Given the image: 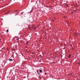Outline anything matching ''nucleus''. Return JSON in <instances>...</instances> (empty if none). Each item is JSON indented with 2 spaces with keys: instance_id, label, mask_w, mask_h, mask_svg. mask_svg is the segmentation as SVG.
Masks as SVG:
<instances>
[{
  "instance_id": "7",
  "label": "nucleus",
  "mask_w": 80,
  "mask_h": 80,
  "mask_svg": "<svg viewBox=\"0 0 80 80\" xmlns=\"http://www.w3.org/2000/svg\"><path fill=\"white\" fill-rule=\"evenodd\" d=\"M33 12V10H31L30 12V13H31Z\"/></svg>"
},
{
  "instance_id": "15",
  "label": "nucleus",
  "mask_w": 80,
  "mask_h": 80,
  "mask_svg": "<svg viewBox=\"0 0 80 80\" xmlns=\"http://www.w3.org/2000/svg\"><path fill=\"white\" fill-rule=\"evenodd\" d=\"M53 20H56V19L55 18H54L53 19Z\"/></svg>"
},
{
  "instance_id": "1",
  "label": "nucleus",
  "mask_w": 80,
  "mask_h": 80,
  "mask_svg": "<svg viewBox=\"0 0 80 80\" xmlns=\"http://www.w3.org/2000/svg\"><path fill=\"white\" fill-rule=\"evenodd\" d=\"M28 28H29V29H30V30H31L32 28H33V27L32 26L31 27H30V26H28Z\"/></svg>"
},
{
  "instance_id": "8",
  "label": "nucleus",
  "mask_w": 80,
  "mask_h": 80,
  "mask_svg": "<svg viewBox=\"0 0 80 80\" xmlns=\"http://www.w3.org/2000/svg\"><path fill=\"white\" fill-rule=\"evenodd\" d=\"M9 61H12V59H9Z\"/></svg>"
},
{
  "instance_id": "5",
  "label": "nucleus",
  "mask_w": 80,
  "mask_h": 80,
  "mask_svg": "<svg viewBox=\"0 0 80 80\" xmlns=\"http://www.w3.org/2000/svg\"><path fill=\"white\" fill-rule=\"evenodd\" d=\"M39 71L40 73H42V70H39Z\"/></svg>"
},
{
  "instance_id": "2",
  "label": "nucleus",
  "mask_w": 80,
  "mask_h": 80,
  "mask_svg": "<svg viewBox=\"0 0 80 80\" xmlns=\"http://www.w3.org/2000/svg\"><path fill=\"white\" fill-rule=\"evenodd\" d=\"M75 36H78L79 35V33H76L75 34Z\"/></svg>"
},
{
  "instance_id": "16",
  "label": "nucleus",
  "mask_w": 80,
  "mask_h": 80,
  "mask_svg": "<svg viewBox=\"0 0 80 80\" xmlns=\"http://www.w3.org/2000/svg\"><path fill=\"white\" fill-rule=\"evenodd\" d=\"M16 12H18V10H16L15 11Z\"/></svg>"
},
{
  "instance_id": "11",
  "label": "nucleus",
  "mask_w": 80,
  "mask_h": 80,
  "mask_svg": "<svg viewBox=\"0 0 80 80\" xmlns=\"http://www.w3.org/2000/svg\"><path fill=\"white\" fill-rule=\"evenodd\" d=\"M71 56V55H69L68 57V58H70V57Z\"/></svg>"
},
{
  "instance_id": "17",
  "label": "nucleus",
  "mask_w": 80,
  "mask_h": 80,
  "mask_svg": "<svg viewBox=\"0 0 80 80\" xmlns=\"http://www.w3.org/2000/svg\"><path fill=\"white\" fill-rule=\"evenodd\" d=\"M15 11H14L13 12H15Z\"/></svg>"
},
{
  "instance_id": "14",
  "label": "nucleus",
  "mask_w": 80,
  "mask_h": 80,
  "mask_svg": "<svg viewBox=\"0 0 80 80\" xmlns=\"http://www.w3.org/2000/svg\"><path fill=\"white\" fill-rule=\"evenodd\" d=\"M23 12H21V15H22V14H23Z\"/></svg>"
},
{
  "instance_id": "13",
  "label": "nucleus",
  "mask_w": 80,
  "mask_h": 80,
  "mask_svg": "<svg viewBox=\"0 0 80 80\" xmlns=\"http://www.w3.org/2000/svg\"><path fill=\"white\" fill-rule=\"evenodd\" d=\"M34 30H36V27L34 28Z\"/></svg>"
},
{
  "instance_id": "18",
  "label": "nucleus",
  "mask_w": 80,
  "mask_h": 80,
  "mask_svg": "<svg viewBox=\"0 0 80 80\" xmlns=\"http://www.w3.org/2000/svg\"><path fill=\"white\" fill-rule=\"evenodd\" d=\"M53 22H54V20H53Z\"/></svg>"
},
{
  "instance_id": "10",
  "label": "nucleus",
  "mask_w": 80,
  "mask_h": 80,
  "mask_svg": "<svg viewBox=\"0 0 80 80\" xmlns=\"http://www.w3.org/2000/svg\"><path fill=\"white\" fill-rule=\"evenodd\" d=\"M6 32H7V33H8V29H7V30Z\"/></svg>"
},
{
  "instance_id": "4",
  "label": "nucleus",
  "mask_w": 80,
  "mask_h": 80,
  "mask_svg": "<svg viewBox=\"0 0 80 80\" xmlns=\"http://www.w3.org/2000/svg\"><path fill=\"white\" fill-rule=\"evenodd\" d=\"M20 13L19 12H18L17 13H16L15 15L16 16L17 15H18V13Z\"/></svg>"
},
{
  "instance_id": "6",
  "label": "nucleus",
  "mask_w": 80,
  "mask_h": 80,
  "mask_svg": "<svg viewBox=\"0 0 80 80\" xmlns=\"http://www.w3.org/2000/svg\"><path fill=\"white\" fill-rule=\"evenodd\" d=\"M37 72L38 73V74H39L40 73L37 70Z\"/></svg>"
},
{
  "instance_id": "19",
  "label": "nucleus",
  "mask_w": 80,
  "mask_h": 80,
  "mask_svg": "<svg viewBox=\"0 0 80 80\" xmlns=\"http://www.w3.org/2000/svg\"><path fill=\"white\" fill-rule=\"evenodd\" d=\"M17 40H18V38Z\"/></svg>"
},
{
  "instance_id": "9",
  "label": "nucleus",
  "mask_w": 80,
  "mask_h": 80,
  "mask_svg": "<svg viewBox=\"0 0 80 80\" xmlns=\"http://www.w3.org/2000/svg\"><path fill=\"white\" fill-rule=\"evenodd\" d=\"M28 41H27L26 43V45H28Z\"/></svg>"
},
{
  "instance_id": "12",
  "label": "nucleus",
  "mask_w": 80,
  "mask_h": 80,
  "mask_svg": "<svg viewBox=\"0 0 80 80\" xmlns=\"http://www.w3.org/2000/svg\"><path fill=\"white\" fill-rule=\"evenodd\" d=\"M66 6H67V7H68V4H66Z\"/></svg>"
},
{
  "instance_id": "3",
  "label": "nucleus",
  "mask_w": 80,
  "mask_h": 80,
  "mask_svg": "<svg viewBox=\"0 0 80 80\" xmlns=\"http://www.w3.org/2000/svg\"><path fill=\"white\" fill-rule=\"evenodd\" d=\"M10 12H11V11H8L7 12H6L5 14H8V13H10Z\"/></svg>"
},
{
  "instance_id": "20",
  "label": "nucleus",
  "mask_w": 80,
  "mask_h": 80,
  "mask_svg": "<svg viewBox=\"0 0 80 80\" xmlns=\"http://www.w3.org/2000/svg\"><path fill=\"white\" fill-rule=\"evenodd\" d=\"M34 1L35 0H34Z\"/></svg>"
}]
</instances>
